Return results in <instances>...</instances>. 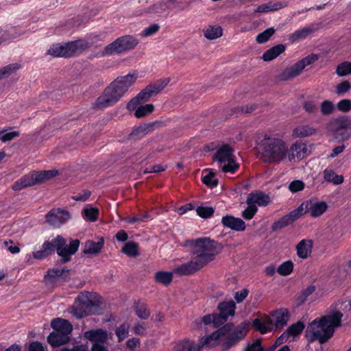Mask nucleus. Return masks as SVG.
<instances>
[{"label": "nucleus", "instance_id": "39", "mask_svg": "<svg viewBox=\"0 0 351 351\" xmlns=\"http://www.w3.org/2000/svg\"><path fill=\"white\" fill-rule=\"evenodd\" d=\"M173 276L171 272L158 271L155 274V280L157 282L165 285H169L172 281Z\"/></svg>", "mask_w": 351, "mask_h": 351}, {"label": "nucleus", "instance_id": "28", "mask_svg": "<svg viewBox=\"0 0 351 351\" xmlns=\"http://www.w3.org/2000/svg\"><path fill=\"white\" fill-rule=\"evenodd\" d=\"M285 50V46L282 44L276 45L267 50L263 55V59L265 61H271L277 58Z\"/></svg>", "mask_w": 351, "mask_h": 351}, {"label": "nucleus", "instance_id": "40", "mask_svg": "<svg viewBox=\"0 0 351 351\" xmlns=\"http://www.w3.org/2000/svg\"><path fill=\"white\" fill-rule=\"evenodd\" d=\"M276 30L274 27H269L256 36V40L258 43L263 44L267 42L274 34Z\"/></svg>", "mask_w": 351, "mask_h": 351}, {"label": "nucleus", "instance_id": "10", "mask_svg": "<svg viewBox=\"0 0 351 351\" xmlns=\"http://www.w3.org/2000/svg\"><path fill=\"white\" fill-rule=\"evenodd\" d=\"M71 218L70 213L60 208H53L49 211L45 219L48 225L52 228H58L69 221Z\"/></svg>", "mask_w": 351, "mask_h": 351}, {"label": "nucleus", "instance_id": "31", "mask_svg": "<svg viewBox=\"0 0 351 351\" xmlns=\"http://www.w3.org/2000/svg\"><path fill=\"white\" fill-rule=\"evenodd\" d=\"M315 130L308 125H300L296 127L292 133V136L295 138L306 137L313 134Z\"/></svg>", "mask_w": 351, "mask_h": 351}, {"label": "nucleus", "instance_id": "2", "mask_svg": "<svg viewBox=\"0 0 351 351\" xmlns=\"http://www.w3.org/2000/svg\"><path fill=\"white\" fill-rule=\"evenodd\" d=\"M136 80V76L132 74L117 77L97 97L93 104V108L104 109L114 105L128 92Z\"/></svg>", "mask_w": 351, "mask_h": 351}, {"label": "nucleus", "instance_id": "49", "mask_svg": "<svg viewBox=\"0 0 351 351\" xmlns=\"http://www.w3.org/2000/svg\"><path fill=\"white\" fill-rule=\"evenodd\" d=\"M320 110L324 115L332 114L335 110L333 103L329 100H324L320 104Z\"/></svg>", "mask_w": 351, "mask_h": 351}, {"label": "nucleus", "instance_id": "64", "mask_svg": "<svg viewBox=\"0 0 351 351\" xmlns=\"http://www.w3.org/2000/svg\"><path fill=\"white\" fill-rule=\"evenodd\" d=\"M245 351H263L261 340L257 339L253 343L248 344Z\"/></svg>", "mask_w": 351, "mask_h": 351}, {"label": "nucleus", "instance_id": "46", "mask_svg": "<svg viewBox=\"0 0 351 351\" xmlns=\"http://www.w3.org/2000/svg\"><path fill=\"white\" fill-rule=\"evenodd\" d=\"M204 184L210 187L216 186L218 184V180L215 173L209 171L202 178Z\"/></svg>", "mask_w": 351, "mask_h": 351}, {"label": "nucleus", "instance_id": "7", "mask_svg": "<svg viewBox=\"0 0 351 351\" xmlns=\"http://www.w3.org/2000/svg\"><path fill=\"white\" fill-rule=\"evenodd\" d=\"M138 43L139 40L132 35H125L119 37L104 48L102 56H112L114 53H121L123 51L132 50Z\"/></svg>", "mask_w": 351, "mask_h": 351}, {"label": "nucleus", "instance_id": "5", "mask_svg": "<svg viewBox=\"0 0 351 351\" xmlns=\"http://www.w3.org/2000/svg\"><path fill=\"white\" fill-rule=\"evenodd\" d=\"M79 245L80 241L77 239L71 241L67 245L65 239L58 235L51 241H45L43 245V249L48 255L56 249L58 254L62 258L63 262L66 263L70 260L71 256L77 252Z\"/></svg>", "mask_w": 351, "mask_h": 351}, {"label": "nucleus", "instance_id": "45", "mask_svg": "<svg viewBox=\"0 0 351 351\" xmlns=\"http://www.w3.org/2000/svg\"><path fill=\"white\" fill-rule=\"evenodd\" d=\"M315 291V287L314 285H310L303 291L297 297V301L298 304H301L304 303L308 298Z\"/></svg>", "mask_w": 351, "mask_h": 351}, {"label": "nucleus", "instance_id": "22", "mask_svg": "<svg viewBox=\"0 0 351 351\" xmlns=\"http://www.w3.org/2000/svg\"><path fill=\"white\" fill-rule=\"evenodd\" d=\"M84 337L93 343L104 344L108 339L107 332L101 330H90L84 333Z\"/></svg>", "mask_w": 351, "mask_h": 351}, {"label": "nucleus", "instance_id": "33", "mask_svg": "<svg viewBox=\"0 0 351 351\" xmlns=\"http://www.w3.org/2000/svg\"><path fill=\"white\" fill-rule=\"evenodd\" d=\"M122 252L128 256L136 257L139 255L138 244L134 241H129L123 247Z\"/></svg>", "mask_w": 351, "mask_h": 351}, {"label": "nucleus", "instance_id": "32", "mask_svg": "<svg viewBox=\"0 0 351 351\" xmlns=\"http://www.w3.org/2000/svg\"><path fill=\"white\" fill-rule=\"evenodd\" d=\"M304 329V324L302 322L298 321L295 324L291 325L285 332L287 333L289 339L292 337L293 340L294 338L302 333Z\"/></svg>", "mask_w": 351, "mask_h": 351}, {"label": "nucleus", "instance_id": "3", "mask_svg": "<svg viewBox=\"0 0 351 351\" xmlns=\"http://www.w3.org/2000/svg\"><path fill=\"white\" fill-rule=\"evenodd\" d=\"M343 314L335 311L319 319H315L309 324L306 330V335L311 341H319L320 343L326 342L335 331L340 326Z\"/></svg>", "mask_w": 351, "mask_h": 351}, {"label": "nucleus", "instance_id": "15", "mask_svg": "<svg viewBox=\"0 0 351 351\" xmlns=\"http://www.w3.org/2000/svg\"><path fill=\"white\" fill-rule=\"evenodd\" d=\"M39 183L36 171L26 174L17 180L12 186L14 191H21L26 187L32 186Z\"/></svg>", "mask_w": 351, "mask_h": 351}, {"label": "nucleus", "instance_id": "16", "mask_svg": "<svg viewBox=\"0 0 351 351\" xmlns=\"http://www.w3.org/2000/svg\"><path fill=\"white\" fill-rule=\"evenodd\" d=\"M219 314H217V319H219L221 324H224L228 317L234 316L236 304L232 300L221 302L217 306Z\"/></svg>", "mask_w": 351, "mask_h": 351}, {"label": "nucleus", "instance_id": "23", "mask_svg": "<svg viewBox=\"0 0 351 351\" xmlns=\"http://www.w3.org/2000/svg\"><path fill=\"white\" fill-rule=\"evenodd\" d=\"M51 325L54 331L60 332L67 337L73 330L72 325L67 320L61 318L53 319Z\"/></svg>", "mask_w": 351, "mask_h": 351}, {"label": "nucleus", "instance_id": "27", "mask_svg": "<svg viewBox=\"0 0 351 351\" xmlns=\"http://www.w3.org/2000/svg\"><path fill=\"white\" fill-rule=\"evenodd\" d=\"M104 239H101L97 242L87 241L84 247L83 252L86 254H97L104 246Z\"/></svg>", "mask_w": 351, "mask_h": 351}, {"label": "nucleus", "instance_id": "29", "mask_svg": "<svg viewBox=\"0 0 351 351\" xmlns=\"http://www.w3.org/2000/svg\"><path fill=\"white\" fill-rule=\"evenodd\" d=\"M323 176L326 181L331 182L335 185L341 184L344 180L342 175L335 174V171L330 169H326L323 171Z\"/></svg>", "mask_w": 351, "mask_h": 351}, {"label": "nucleus", "instance_id": "62", "mask_svg": "<svg viewBox=\"0 0 351 351\" xmlns=\"http://www.w3.org/2000/svg\"><path fill=\"white\" fill-rule=\"evenodd\" d=\"M304 108L306 112L310 114H315L317 112V105L312 101H306L304 104Z\"/></svg>", "mask_w": 351, "mask_h": 351}, {"label": "nucleus", "instance_id": "60", "mask_svg": "<svg viewBox=\"0 0 351 351\" xmlns=\"http://www.w3.org/2000/svg\"><path fill=\"white\" fill-rule=\"evenodd\" d=\"M318 58H319L318 55L313 53V54H311V55L304 58L303 59L300 60V62L302 64V66L304 69L306 66L311 65V64H313L314 62H315L318 60Z\"/></svg>", "mask_w": 351, "mask_h": 351}, {"label": "nucleus", "instance_id": "47", "mask_svg": "<svg viewBox=\"0 0 351 351\" xmlns=\"http://www.w3.org/2000/svg\"><path fill=\"white\" fill-rule=\"evenodd\" d=\"M202 320L205 325L213 324L214 326L218 327L221 325V322L217 319V314H209L204 315Z\"/></svg>", "mask_w": 351, "mask_h": 351}, {"label": "nucleus", "instance_id": "11", "mask_svg": "<svg viewBox=\"0 0 351 351\" xmlns=\"http://www.w3.org/2000/svg\"><path fill=\"white\" fill-rule=\"evenodd\" d=\"M334 135L339 141H346L351 137V119L347 116L337 118L334 121Z\"/></svg>", "mask_w": 351, "mask_h": 351}, {"label": "nucleus", "instance_id": "43", "mask_svg": "<svg viewBox=\"0 0 351 351\" xmlns=\"http://www.w3.org/2000/svg\"><path fill=\"white\" fill-rule=\"evenodd\" d=\"M153 110L154 106L152 104L140 106L136 108L134 115L137 118H141L151 113Z\"/></svg>", "mask_w": 351, "mask_h": 351}, {"label": "nucleus", "instance_id": "37", "mask_svg": "<svg viewBox=\"0 0 351 351\" xmlns=\"http://www.w3.org/2000/svg\"><path fill=\"white\" fill-rule=\"evenodd\" d=\"M222 36V29L219 26H209L204 30V36L209 39H216Z\"/></svg>", "mask_w": 351, "mask_h": 351}, {"label": "nucleus", "instance_id": "58", "mask_svg": "<svg viewBox=\"0 0 351 351\" xmlns=\"http://www.w3.org/2000/svg\"><path fill=\"white\" fill-rule=\"evenodd\" d=\"M337 109L343 112H348L351 110V100L343 99L337 104Z\"/></svg>", "mask_w": 351, "mask_h": 351}, {"label": "nucleus", "instance_id": "20", "mask_svg": "<svg viewBox=\"0 0 351 351\" xmlns=\"http://www.w3.org/2000/svg\"><path fill=\"white\" fill-rule=\"evenodd\" d=\"M253 326L262 334H266L273 329V320L270 316H265L261 319L256 318L253 321Z\"/></svg>", "mask_w": 351, "mask_h": 351}, {"label": "nucleus", "instance_id": "8", "mask_svg": "<svg viewBox=\"0 0 351 351\" xmlns=\"http://www.w3.org/2000/svg\"><path fill=\"white\" fill-rule=\"evenodd\" d=\"M219 164V168L225 173H234L239 168L234 159L232 149L227 145L220 147L215 156Z\"/></svg>", "mask_w": 351, "mask_h": 351}, {"label": "nucleus", "instance_id": "52", "mask_svg": "<svg viewBox=\"0 0 351 351\" xmlns=\"http://www.w3.org/2000/svg\"><path fill=\"white\" fill-rule=\"evenodd\" d=\"M258 208L256 205L247 204V207L242 212V217L246 220L252 219L257 213Z\"/></svg>", "mask_w": 351, "mask_h": 351}, {"label": "nucleus", "instance_id": "12", "mask_svg": "<svg viewBox=\"0 0 351 351\" xmlns=\"http://www.w3.org/2000/svg\"><path fill=\"white\" fill-rule=\"evenodd\" d=\"M169 82V80L167 78L160 80L154 82V84H149L143 90H142L136 96L138 101H146L152 96L156 95L160 92Z\"/></svg>", "mask_w": 351, "mask_h": 351}, {"label": "nucleus", "instance_id": "54", "mask_svg": "<svg viewBox=\"0 0 351 351\" xmlns=\"http://www.w3.org/2000/svg\"><path fill=\"white\" fill-rule=\"evenodd\" d=\"M167 5L166 0H161L147 8L148 13H159L165 10Z\"/></svg>", "mask_w": 351, "mask_h": 351}, {"label": "nucleus", "instance_id": "13", "mask_svg": "<svg viewBox=\"0 0 351 351\" xmlns=\"http://www.w3.org/2000/svg\"><path fill=\"white\" fill-rule=\"evenodd\" d=\"M231 327L230 323L226 324L211 335L202 337L199 342V348L204 346L214 347L218 345L219 340L222 338V335L228 333Z\"/></svg>", "mask_w": 351, "mask_h": 351}, {"label": "nucleus", "instance_id": "36", "mask_svg": "<svg viewBox=\"0 0 351 351\" xmlns=\"http://www.w3.org/2000/svg\"><path fill=\"white\" fill-rule=\"evenodd\" d=\"M21 65L18 63H13L2 67L0 69V80L8 77L16 71L20 69Z\"/></svg>", "mask_w": 351, "mask_h": 351}, {"label": "nucleus", "instance_id": "59", "mask_svg": "<svg viewBox=\"0 0 351 351\" xmlns=\"http://www.w3.org/2000/svg\"><path fill=\"white\" fill-rule=\"evenodd\" d=\"M304 189V183L302 180H296L291 182L289 185V189L292 193L302 191Z\"/></svg>", "mask_w": 351, "mask_h": 351}, {"label": "nucleus", "instance_id": "53", "mask_svg": "<svg viewBox=\"0 0 351 351\" xmlns=\"http://www.w3.org/2000/svg\"><path fill=\"white\" fill-rule=\"evenodd\" d=\"M20 133L17 131L7 132V130L0 131V140L3 142H8L12 141L16 137H18Z\"/></svg>", "mask_w": 351, "mask_h": 351}, {"label": "nucleus", "instance_id": "17", "mask_svg": "<svg viewBox=\"0 0 351 351\" xmlns=\"http://www.w3.org/2000/svg\"><path fill=\"white\" fill-rule=\"evenodd\" d=\"M271 317L273 320L274 326L276 328H280L287 325L290 317V314L287 308H281L273 311L271 313Z\"/></svg>", "mask_w": 351, "mask_h": 351}, {"label": "nucleus", "instance_id": "61", "mask_svg": "<svg viewBox=\"0 0 351 351\" xmlns=\"http://www.w3.org/2000/svg\"><path fill=\"white\" fill-rule=\"evenodd\" d=\"M158 29L159 25L158 24H152L144 29V30L141 32V36L143 37H147L156 34Z\"/></svg>", "mask_w": 351, "mask_h": 351}, {"label": "nucleus", "instance_id": "42", "mask_svg": "<svg viewBox=\"0 0 351 351\" xmlns=\"http://www.w3.org/2000/svg\"><path fill=\"white\" fill-rule=\"evenodd\" d=\"M293 269V264L291 261H287L279 265L277 271L282 276L289 275Z\"/></svg>", "mask_w": 351, "mask_h": 351}, {"label": "nucleus", "instance_id": "50", "mask_svg": "<svg viewBox=\"0 0 351 351\" xmlns=\"http://www.w3.org/2000/svg\"><path fill=\"white\" fill-rule=\"evenodd\" d=\"M150 130V127L148 125H141L135 128L131 136L134 138H141L145 136Z\"/></svg>", "mask_w": 351, "mask_h": 351}, {"label": "nucleus", "instance_id": "19", "mask_svg": "<svg viewBox=\"0 0 351 351\" xmlns=\"http://www.w3.org/2000/svg\"><path fill=\"white\" fill-rule=\"evenodd\" d=\"M307 206H308L309 214L313 217L321 216L328 208V205L325 202L314 199L308 200Z\"/></svg>", "mask_w": 351, "mask_h": 351}, {"label": "nucleus", "instance_id": "38", "mask_svg": "<svg viewBox=\"0 0 351 351\" xmlns=\"http://www.w3.org/2000/svg\"><path fill=\"white\" fill-rule=\"evenodd\" d=\"M197 346L195 343L191 340H184L178 343L174 348V351H195Z\"/></svg>", "mask_w": 351, "mask_h": 351}, {"label": "nucleus", "instance_id": "26", "mask_svg": "<svg viewBox=\"0 0 351 351\" xmlns=\"http://www.w3.org/2000/svg\"><path fill=\"white\" fill-rule=\"evenodd\" d=\"M69 337L60 332L53 331L47 337L48 343L53 347H58L68 342Z\"/></svg>", "mask_w": 351, "mask_h": 351}, {"label": "nucleus", "instance_id": "34", "mask_svg": "<svg viewBox=\"0 0 351 351\" xmlns=\"http://www.w3.org/2000/svg\"><path fill=\"white\" fill-rule=\"evenodd\" d=\"M135 313L136 315L141 319H147L150 315L149 310L147 305L142 302H137L134 306Z\"/></svg>", "mask_w": 351, "mask_h": 351}, {"label": "nucleus", "instance_id": "48", "mask_svg": "<svg viewBox=\"0 0 351 351\" xmlns=\"http://www.w3.org/2000/svg\"><path fill=\"white\" fill-rule=\"evenodd\" d=\"M69 275V270H65L64 269H53L48 271V276L50 278H62V280H65V278Z\"/></svg>", "mask_w": 351, "mask_h": 351}, {"label": "nucleus", "instance_id": "57", "mask_svg": "<svg viewBox=\"0 0 351 351\" xmlns=\"http://www.w3.org/2000/svg\"><path fill=\"white\" fill-rule=\"evenodd\" d=\"M77 300L82 305V306L86 308H93L95 307L94 302L90 299L88 293L84 294L82 293L77 297Z\"/></svg>", "mask_w": 351, "mask_h": 351}, {"label": "nucleus", "instance_id": "30", "mask_svg": "<svg viewBox=\"0 0 351 351\" xmlns=\"http://www.w3.org/2000/svg\"><path fill=\"white\" fill-rule=\"evenodd\" d=\"M313 29L311 27H304L302 29H298L293 34L289 35V40L291 43L298 42L299 40L306 38L311 33H312Z\"/></svg>", "mask_w": 351, "mask_h": 351}, {"label": "nucleus", "instance_id": "14", "mask_svg": "<svg viewBox=\"0 0 351 351\" xmlns=\"http://www.w3.org/2000/svg\"><path fill=\"white\" fill-rule=\"evenodd\" d=\"M307 146L301 141H296L290 148L287 147V157L290 162L295 161V159L302 160L307 154Z\"/></svg>", "mask_w": 351, "mask_h": 351}, {"label": "nucleus", "instance_id": "24", "mask_svg": "<svg viewBox=\"0 0 351 351\" xmlns=\"http://www.w3.org/2000/svg\"><path fill=\"white\" fill-rule=\"evenodd\" d=\"M304 67L302 66V64L300 61H298L291 66L285 69L281 74L280 79L282 80H288L292 79L300 75Z\"/></svg>", "mask_w": 351, "mask_h": 351}, {"label": "nucleus", "instance_id": "6", "mask_svg": "<svg viewBox=\"0 0 351 351\" xmlns=\"http://www.w3.org/2000/svg\"><path fill=\"white\" fill-rule=\"evenodd\" d=\"M88 48V43L84 40H77L66 44H53L47 50V53L53 57L69 58L80 53Z\"/></svg>", "mask_w": 351, "mask_h": 351}, {"label": "nucleus", "instance_id": "63", "mask_svg": "<svg viewBox=\"0 0 351 351\" xmlns=\"http://www.w3.org/2000/svg\"><path fill=\"white\" fill-rule=\"evenodd\" d=\"M133 332L136 335H143L146 332V326L143 322H137L133 327Z\"/></svg>", "mask_w": 351, "mask_h": 351}, {"label": "nucleus", "instance_id": "35", "mask_svg": "<svg viewBox=\"0 0 351 351\" xmlns=\"http://www.w3.org/2000/svg\"><path fill=\"white\" fill-rule=\"evenodd\" d=\"M99 215V209L94 207H86L82 210L83 218L88 221H96Z\"/></svg>", "mask_w": 351, "mask_h": 351}, {"label": "nucleus", "instance_id": "41", "mask_svg": "<svg viewBox=\"0 0 351 351\" xmlns=\"http://www.w3.org/2000/svg\"><path fill=\"white\" fill-rule=\"evenodd\" d=\"M130 326L128 323L121 324L115 330L118 341L120 342L125 339L129 335Z\"/></svg>", "mask_w": 351, "mask_h": 351}, {"label": "nucleus", "instance_id": "18", "mask_svg": "<svg viewBox=\"0 0 351 351\" xmlns=\"http://www.w3.org/2000/svg\"><path fill=\"white\" fill-rule=\"evenodd\" d=\"M221 223L224 227L238 232L243 231L246 228L245 223L241 219L232 215L223 217Z\"/></svg>", "mask_w": 351, "mask_h": 351}, {"label": "nucleus", "instance_id": "55", "mask_svg": "<svg viewBox=\"0 0 351 351\" xmlns=\"http://www.w3.org/2000/svg\"><path fill=\"white\" fill-rule=\"evenodd\" d=\"M196 213L202 218H208L213 215L214 210L212 207L199 206L196 209Z\"/></svg>", "mask_w": 351, "mask_h": 351}, {"label": "nucleus", "instance_id": "25", "mask_svg": "<svg viewBox=\"0 0 351 351\" xmlns=\"http://www.w3.org/2000/svg\"><path fill=\"white\" fill-rule=\"evenodd\" d=\"M313 241L303 239L296 246L297 254L301 258H306L311 253Z\"/></svg>", "mask_w": 351, "mask_h": 351}, {"label": "nucleus", "instance_id": "4", "mask_svg": "<svg viewBox=\"0 0 351 351\" xmlns=\"http://www.w3.org/2000/svg\"><path fill=\"white\" fill-rule=\"evenodd\" d=\"M287 145L276 137L265 135L258 146L261 159L267 163H279L287 158Z\"/></svg>", "mask_w": 351, "mask_h": 351}, {"label": "nucleus", "instance_id": "51", "mask_svg": "<svg viewBox=\"0 0 351 351\" xmlns=\"http://www.w3.org/2000/svg\"><path fill=\"white\" fill-rule=\"evenodd\" d=\"M57 174H58V171H56V170L36 171V176L38 177L39 183L45 181L47 179L51 178L56 176Z\"/></svg>", "mask_w": 351, "mask_h": 351}, {"label": "nucleus", "instance_id": "56", "mask_svg": "<svg viewBox=\"0 0 351 351\" xmlns=\"http://www.w3.org/2000/svg\"><path fill=\"white\" fill-rule=\"evenodd\" d=\"M350 89L351 84L346 80L341 82L336 86V93L339 95L348 93Z\"/></svg>", "mask_w": 351, "mask_h": 351}, {"label": "nucleus", "instance_id": "21", "mask_svg": "<svg viewBox=\"0 0 351 351\" xmlns=\"http://www.w3.org/2000/svg\"><path fill=\"white\" fill-rule=\"evenodd\" d=\"M269 202V196L263 192L250 193L246 199L247 204L258 205L259 206H265Z\"/></svg>", "mask_w": 351, "mask_h": 351}, {"label": "nucleus", "instance_id": "1", "mask_svg": "<svg viewBox=\"0 0 351 351\" xmlns=\"http://www.w3.org/2000/svg\"><path fill=\"white\" fill-rule=\"evenodd\" d=\"M183 246L188 248L193 256L190 261L176 267L174 272L183 276L193 274L213 261L221 250V245L209 237L189 239Z\"/></svg>", "mask_w": 351, "mask_h": 351}, {"label": "nucleus", "instance_id": "44", "mask_svg": "<svg viewBox=\"0 0 351 351\" xmlns=\"http://www.w3.org/2000/svg\"><path fill=\"white\" fill-rule=\"evenodd\" d=\"M336 73L340 77L351 74V62H343L339 64L336 69Z\"/></svg>", "mask_w": 351, "mask_h": 351}, {"label": "nucleus", "instance_id": "9", "mask_svg": "<svg viewBox=\"0 0 351 351\" xmlns=\"http://www.w3.org/2000/svg\"><path fill=\"white\" fill-rule=\"evenodd\" d=\"M228 333L222 335L223 346L225 350H229L231 347L235 346L239 341L245 337L248 330V324L242 322L237 327L232 324Z\"/></svg>", "mask_w": 351, "mask_h": 351}]
</instances>
